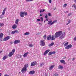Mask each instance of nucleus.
<instances>
[{"instance_id": "c85d7f7f", "label": "nucleus", "mask_w": 76, "mask_h": 76, "mask_svg": "<svg viewBox=\"0 0 76 76\" xmlns=\"http://www.w3.org/2000/svg\"><path fill=\"white\" fill-rule=\"evenodd\" d=\"M4 26V24L3 23H0V26L1 27V26Z\"/></svg>"}, {"instance_id": "774afa93", "label": "nucleus", "mask_w": 76, "mask_h": 76, "mask_svg": "<svg viewBox=\"0 0 76 76\" xmlns=\"http://www.w3.org/2000/svg\"><path fill=\"white\" fill-rule=\"evenodd\" d=\"M47 74H46V75L45 74V76H47Z\"/></svg>"}, {"instance_id": "6ab92c4d", "label": "nucleus", "mask_w": 76, "mask_h": 76, "mask_svg": "<svg viewBox=\"0 0 76 76\" xmlns=\"http://www.w3.org/2000/svg\"><path fill=\"white\" fill-rule=\"evenodd\" d=\"M63 66H62L61 65H59L58 66V69H61H61H63Z\"/></svg>"}, {"instance_id": "de8ad7c7", "label": "nucleus", "mask_w": 76, "mask_h": 76, "mask_svg": "<svg viewBox=\"0 0 76 76\" xmlns=\"http://www.w3.org/2000/svg\"><path fill=\"white\" fill-rule=\"evenodd\" d=\"M3 18V17H2V15H1L0 16V18L2 19V18Z\"/></svg>"}, {"instance_id": "72a5a7b5", "label": "nucleus", "mask_w": 76, "mask_h": 76, "mask_svg": "<svg viewBox=\"0 0 76 76\" xmlns=\"http://www.w3.org/2000/svg\"><path fill=\"white\" fill-rule=\"evenodd\" d=\"M67 6V4H65L63 6L64 7H66Z\"/></svg>"}, {"instance_id": "5701e85b", "label": "nucleus", "mask_w": 76, "mask_h": 76, "mask_svg": "<svg viewBox=\"0 0 76 76\" xmlns=\"http://www.w3.org/2000/svg\"><path fill=\"white\" fill-rule=\"evenodd\" d=\"M51 23H52V20H50L48 21V25H51Z\"/></svg>"}, {"instance_id": "69168bd1", "label": "nucleus", "mask_w": 76, "mask_h": 76, "mask_svg": "<svg viewBox=\"0 0 76 76\" xmlns=\"http://www.w3.org/2000/svg\"><path fill=\"white\" fill-rule=\"evenodd\" d=\"M40 16H42V14H40Z\"/></svg>"}, {"instance_id": "c9c22d12", "label": "nucleus", "mask_w": 76, "mask_h": 76, "mask_svg": "<svg viewBox=\"0 0 76 76\" xmlns=\"http://www.w3.org/2000/svg\"><path fill=\"white\" fill-rule=\"evenodd\" d=\"M24 13V15L25 16L27 15V12H23Z\"/></svg>"}, {"instance_id": "37998d69", "label": "nucleus", "mask_w": 76, "mask_h": 76, "mask_svg": "<svg viewBox=\"0 0 76 76\" xmlns=\"http://www.w3.org/2000/svg\"><path fill=\"white\" fill-rule=\"evenodd\" d=\"M48 16H51V13H49L48 14Z\"/></svg>"}, {"instance_id": "a211bd4d", "label": "nucleus", "mask_w": 76, "mask_h": 76, "mask_svg": "<svg viewBox=\"0 0 76 76\" xmlns=\"http://www.w3.org/2000/svg\"><path fill=\"white\" fill-rule=\"evenodd\" d=\"M28 52H27L25 53L23 56L24 57H26V56H28Z\"/></svg>"}, {"instance_id": "680f3d73", "label": "nucleus", "mask_w": 76, "mask_h": 76, "mask_svg": "<svg viewBox=\"0 0 76 76\" xmlns=\"http://www.w3.org/2000/svg\"><path fill=\"white\" fill-rule=\"evenodd\" d=\"M26 1H29V0H26Z\"/></svg>"}, {"instance_id": "4468645a", "label": "nucleus", "mask_w": 76, "mask_h": 76, "mask_svg": "<svg viewBox=\"0 0 76 76\" xmlns=\"http://www.w3.org/2000/svg\"><path fill=\"white\" fill-rule=\"evenodd\" d=\"M13 54H14V53H12V52H10L9 53L8 55L9 57H11L12 56V55H13Z\"/></svg>"}, {"instance_id": "2f4dec72", "label": "nucleus", "mask_w": 76, "mask_h": 76, "mask_svg": "<svg viewBox=\"0 0 76 76\" xmlns=\"http://www.w3.org/2000/svg\"><path fill=\"white\" fill-rule=\"evenodd\" d=\"M15 33L16 32L17 34H18L19 33V31L17 30H15Z\"/></svg>"}, {"instance_id": "3c124183", "label": "nucleus", "mask_w": 76, "mask_h": 76, "mask_svg": "<svg viewBox=\"0 0 76 76\" xmlns=\"http://www.w3.org/2000/svg\"><path fill=\"white\" fill-rule=\"evenodd\" d=\"M74 41H76V37H75L74 39Z\"/></svg>"}, {"instance_id": "0eeeda50", "label": "nucleus", "mask_w": 76, "mask_h": 76, "mask_svg": "<svg viewBox=\"0 0 76 76\" xmlns=\"http://www.w3.org/2000/svg\"><path fill=\"white\" fill-rule=\"evenodd\" d=\"M20 42V40H15L14 42V44H18V43H19Z\"/></svg>"}, {"instance_id": "e433bc0d", "label": "nucleus", "mask_w": 76, "mask_h": 76, "mask_svg": "<svg viewBox=\"0 0 76 76\" xmlns=\"http://www.w3.org/2000/svg\"><path fill=\"white\" fill-rule=\"evenodd\" d=\"M12 53H14L15 52V49H13L12 50Z\"/></svg>"}, {"instance_id": "f704fd0d", "label": "nucleus", "mask_w": 76, "mask_h": 76, "mask_svg": "<svg viewBox=\"0 0 76 76\" xmlns=\"http://www.w3.org/2000/svg\"><path fill=\"white\" fill-rule=\"evenodd\" d=\"M29 46L30 47H33V46H34V45H33L32 44H30L29 45Z\"/></svg>"}, {"instance_id": "052dcab7", "label": "nucleus", "mask_w": 76, "mask_h": 76, "mask_svg": "<svg viewBox=\"0 0 76 76\" xmlns=\"http://www.w3.org/2000/svg\"><path fill=\"white\" fill-rule=\"evenodd\" d=\"M74 1H75V3H76V0H75Z\"/></svg>"}, {"instance_id": "5fc2aeb1", "label": "nucleus", "mask_w": 76, "mask_h": 76, "mask_svg": "<svg viewBox=\"0 0 76 76\" xmlns=\"http://www.w3.org/2000/svg\"><path fill=\"white\" fill-rule=\"evenodd\" d=\"M71 15V13H69L68 14V16H70Z\"/></svg>"}, {"instance_id": "a18cd8bd", "label": "nucleus", "mask_w": 76, "mask_h": 76, "mask_svg": "<svg viewBox=\"0 0 76 76\" xmlns=\"http://www.w3.org/2000/svg\"><path fill=\"white\" fill-rule=\"evenodd\" d=\"M45 18H48V16H47V15H46V16H45Z\"/></svg>"}, {"instance_id": "864d4df0", "label": "nucleus", "mask_w": 76, "mask_h": 76, "mask_svg": "<svg viewBox=\"0 0 76 76\" xmlns=\"http://www.w3.org/2000/svg\"><path fill=\"white\" fill-rule=\"evenodd\" d=\"M34 1V0H29V1Z\"/></svg>"}, {"instance_id": "a19ab883", "label": "nucleus", "mask_w": 76, "mask_h": 76, "mask_svg": "<svg viewBox=\"0 0 76 76\" xmlns=\"http://www.w3.org/2000/svg\"><path fill=\"white\" fill-rule=\"evenodd\" d=\"M55 76H58V74L57 73H56L54 75Z\"/></svg>"}, {"instance_id": "c756f323", "label": "nucleus", "mask_w": 76, "mask_h": 76, "mask_svg": "<svg viewBox=\"0 0 76 76\" xmlns=\"http://www.w3.org/2000/svg\"><path fill=\"white\" fill-rule=\"evenodd\" d=\"M24 35H29V33L26 32L25 33Z\"/></svg>"}, {"instance_id": "dca6fc26", "label": "nucleus", "mask_w": 76, "mask_h": 76, "mask_svg": "<svg viewBox=\"0 0 76 76\" xmlns=\"http://www.w3.org/2000/svg\"><path fill=\"white\" fill-rule=\"evenodd\" d=\"M54 67V65L50 66L49 69V70H51L53 69Z\"/></svg>"}, {"instance_id": "f257e3e1", "label": "nucleus", "mask_w": 76, "mask_h": 76, "mask_svg": "<svg viewBox=\"0 0 76 76\" xmlns=\"http://www.w3.org/2000/svg\"><path fill=\"white\" fill-rule=\"evenodd\" d=\"M60 37H59V38L61 39H63L65 37V33H63L62 31H59L58 32H56L55 34V38H58L60 36Z\"/></svg>"}, {"instance_id": "aec40b11", "label": "nucleus", "mask_w": 76, "mask_h": 76, "mask_svg": "<svg viewBox=\"0 0 76 76\" xmlns=\"http://www.w3.org/2000/svg\"><path fill=\"white\" fill-rule=\"evenodd\" d=\"M40 67H41L44 66L45 64L44 63H40Z\"/></svg>"}, {"instance_id": "ea45409f", "label": "nucleus", "mask_w": 76, "mask_h": 76, "mask_svg": "<svg viewBox=\"0 0 76 76\" xmlns=\"http://www.w3.org/2000/svg\"><path fill=\"white\" fill-rule=\"evenodd\" d=\"M6 56H4L3 57V60H5V59H6Z\"/></svg>"}, {"instance_id": "393cba45", "label": "nucleus", "mask_w": 76, "mask_h": 76, "mask_svg": "<svg viewBox=\"0 0 76 76\" xmlns=\"http://www.w3.org/2000/svg\"><path fill=\"white\" fill-rule=\"evenodd\" d=\"M68 23H67L66 24V25H69V23H70V22H71V20H68Z\"/></svg>"}, {"instance_id": "9d476101", "label": "nucleus", "mask_w": 76, "mask_h": 76, "mask_svg": "<svg viewBox=\"0 0 76 76\" xmlns=\"http://www.w3.org/2000/svg\"><path fill=\"white\" fill-rule=\"evenodd\" d=\"M51 35H48L47 37V40H51Z\"/></svg>"}, {"instance_id": "0e129e2a", "label": "nucleus", "mask_w": 76, "mask_h": 76, "mask_svg": "<svg viewBox=\"0 0 76 76\" xmlns=\"http://www.w3.org/2000/svg\"><path fill=\"white\" fill-rule=\"evenodd\" d=\"M56 9V8H54V10H55V9Z\"/></svg>"}, {"instance_id": "09e8293b", "label": "nucleus", "mask_w": 76, "mask_h": 76, "mask_svg": "<svg viewBox=\"0 0 76 76\" xmlns=\"http://www.w3.org/2000/svg\"><path fill=\"white\" fill-rule=\"evenodd\" d=\"M37 21H41V20H40V19H37Z\"/></svg>"}, {"instance_id": "473e14b6", "label": "nucleus", "mask_w": 76, "mask_h": 76, "mask_svg": "<svg viewBox=\"0 0 76 76\" xmlns=\"http://www.w3.org/2000/svg\"><path fill=\"white\" fill-rule=\"evenodd\" d=\"M51 55H52V53H51V52H49L48 53L49 56H51Z\"/></svg>"}, {"instance_id": "7ed1b4c3", "label": "nucleus", "mask_w": 76, "mask_h": 76, "mask_svg": "<svg viewBox=\"0 0 76 76\" xmlns=\"http://www.w3.org/2000/svg\"><path fill=\"white\" fill-rule=\"evenodd\" d=\"M40 44L41 46H44L45 44V42L44 40H41L40 42Z\"/></svg>"}, {"instance_id": "f03ea898", "label": "nucleus", "mask_w": 76, "mask_h": 76, "mask_svg": "<svg viewBox=\"0 0 76 76\" xmlns=\"http://www.w3.org/2000/svg\"><path fill=\"white\" fill-rule=\"evenodd\" d=\"M28 67V63L25 64L24 65V67L21 70V72L24 73H25V72H26V68Z\"/></svg>"}, {"instance_id": "a878e982", "label": "nucleus", "mask_w": 76, "mask_h": 76, "mask_svg": "<svg viewBox=\"0 0 76 76\" xmlns=\"http://www.w3.org/2000/svg\"><path fill=\"white\" fill-rule=\"evenodd\" d=\"M54 44V42H52L51 43V44H50L49 46V47H51V46H53V45Z\"/></svg>"}, {"instance_id": "423d86ee", "label": "nucleus", "mask_w": 76, "mask_h": 76, "mask_svg": "<svg viewBox=\"0 0 76 76\" xmlns=\"http://www.w3.org/2000/svg\"><path fill=\"white\" fill-rule=\"evenodd\" d=\"M37 64V61H35L34 62H32L31 63V66H35L36 64Z\"/></svg>"}, {"instance_id": "2eb2a0df", "label": "nucleus", "mask_w": 76, "mask_h": 76, "mask_svg": "<svg viewBox=\"0 0 76 76\" xmlns=\"http://www.w3.org/2000/svg\"><path fill=\"white\" fill-rule=\"evenodd\" d=\"M12 28L13 29H16L17 28V25L16 24H14L12 26Z\"/></svg>"}, {"instance_id": "f8f14e48", "label": "nucleus", "mask_w": 76, "mask_h": 76, "mask_svg": "<svg viewBox=\"0 0 76 76\" xmlns=\"http://www.w3.org/2000/svg\"><path fill=\"white\" fill-rule=\"evenodd\" d=\"M50 51V50H47L43 54V55L44 56H45V55H47V54H48V53Z\"/></svg>"}, {"instance_id": "1a4fd4ad", "label": "nucleus", "mask_w": 76, "mask_h": 76, "mask_svg": "<svg viewBox=\"0 0 76 76\" xmlns=\"http://www.w3.org/2000/svg\"><path fill=\"white\" fill-rule=\"evenodd\" d=\"M35 73V71H31L29 72V74H30V75H34V74Z\"/></svg>"}, {"instance_id": "f3484780", "label": "nucleus", "mask_w": 76, "mask_h": 76, "mask_svg": "<svg viewBox=\"0 0 76 76\" xmlns=\"http://www.w3.org/2000/svg\"><path fill=\"white\" fill-rule=\"evenodd\" d=\"M60 62L61 63H63L64 64H66V62H65L64 60H60Z\"/></svg>"}, {"instance_id": "cd10ccee", "label": "nucleus", "mask_w": 76, "mask_h": 76, "mask_svg": "<svg viewBox=\"0 0 76 76\" xmlns=\"http://www.w3.org/2000/svg\"><path fill=\"white\" fill-rule=\"evenodd\" d=\"M72 7H74L76 9V5L75 4H73L72 6Z\"/></svg>"}, {"instance_id": "412c9836", "label": "nucleus", "mask_w": 76, "mask_h": 76, "mask_svg": "<svg viewBox=\"0 0 76 76\" xmlns=\"http://www.w3.org/2000/svg\"><path fill=\"white\" fill-rule=\"evenodd\" d=\"M18 22H19V20L18 19H17L15 21V23L17 25L18 24Z\"/></svg>"}, {"instance_id": "603ef678", "label": "nucleus", "mask_w": 76, "mask_h": 76, "mask_svg": "<svg viewBox=\"0 0 76 76\" xmlns=\"http://www.w3.org/2000/svg\"><path fill=\"white\" fill-rule=\"evenodd\" d=\"M66 58V57L65 56L63 58V59H65Z\"/></svg>"}, {"instance_id": "13d9d810", "label": "nucleus", "mask_w": 76, "mask_h": 76, "mask_svg": "<svg viewBox=\"0 0 76 76\" xmlns=\"http://www.w3.org/2000/svg\"><path fill=\"white\" fill-rule=\"evenodd\" d=\"M2 41L1 39H0V41Z\"/></svg>"}, {"instance_id": "4c0bfd02", "label": "nucleus", "mask_w": 76, "mask_h": 76, "mask_svg": "<svg viewBox=\"0 0 76 76\" xmlns=\"http://www.w3.org/2000/svg\"><path fill=\"white\" fill-rule=\"evenodd\" d=\"M44 39H46L47 38V36H46V35H45L43 37Z\"/></svg>"}, {"instance_id": "e2e57ef3", "label": "nucleus", "mask_w": 76, "mask_h": 76, "mask_svg": "<svg viewBox=\"0 0 76 76\" xmlns=\"http://www.w3.org/2000/svg\"><path fill=\"white\" fill-rule=\"evenodd\" d=\"M1 76V73H0V76Z\"/></svg>"}, {"instance_id": "49530a36", "label": "nucleus", "mask_w": 76, "mask_h": 76, "mask_svg": "<svg viewBox=\"0 0 76 76\" xmlns=\"http://www.w3.org/2000/svg\"><path fill=\"white\" fill-rule=\"evenodd\" d=\"M54 21H53V22H52V23H51V25H53V24H54Z\"/></svg>"}, {"instance_id": "b1692460", "label": "nucleus", "mask_w": 76, "mask_h": 76, "mask_svg": "<svg viewBox=\"0 0 76 76\" xmlns=\"http://www.w3.org/2000/svg\"><path fill=\"white\" fill-rule=\"evenodd\" d=\"M11 34L12 35H13V34H15V31H12L11 32Z\"/></svg>"}, {"instance_id": "338daca9", "label": "nucleus", "mask_w": 76, "mask_h": 76, "mask_svg": "<svg viewBox=\"0 0 76 76\" xmlns=\"http://www.w3.org/2000/svg\"><path fill=\"white\" fill-rule=\"evenodd\" d=\"M1 52H2V51H0V53H1Z\"/></svg>"}, {"instance_id": "8fccbe9b", "label": "nucleus", "mask_w": 76, "mask_h": 76, "mask_svg": "<svg viewBox=\"0 0 76 76\" xmlns=\"http://www.w3.org/2000/svg\"><path fill=\"white\" fill-rule=\"evenodd\" d=\"M75 60V58H73L72 59V61H73V60Z\"/></svg>"}, {"instance_id": "7c9ffc66", "label": "nucleus", "mask_w": 76, "mask_h": 76, "mask_svg": "<svg viewBox=\"0 0 76 76\" xmlns=\"http://www.w3.org/2000/svg\"><path fill=\"white\" fill-rule=\"evenodd\" d=\"M45 11V10L44 9H43L42 10H40V13H41V12H44Z\"/></svg>"}, {"instance_id": "9b49d317", "label": "nucleus", "mask_w": 76, "mask_h": 76, "mask_svg": "<svg viewBox=\"0 0 76 76\" xmlns=\"http://www.w3.org/2000/svg\"><path fill=\"white\" fill-rule=\"evenodd\" d=\"M56 38H57V37H55V36L53 35H52L51 37V40L53 41V40H54V39H56Z\"/></svg>"}, {"instance_id": "4d7b16f0", "label": "nucleus", "mask_w": 76, "mask_h": 76, "mask_svg": "<svg viewBox=\"0 0 76 76\" xmlns=\"http://www.w3.org/2000/svg\"><path fill=\"white\" fill-rule=\"evenodd\" d=\"M4 76H9V75H5Z\"/></svg>"}, {"instance_id": "c03bdc74", "label": "nucleus", "mask_w": 76, "mask_h": 76, "mask_svg": "<svg viewBox=\"0 0 76 76\" xmlns=\"http://www.w3.org/2000/svg\"><path fill=\"white\" fill-rule=\"evenodd\" d=\"M49 2L50 3H51V0H49Z\"/></svg>"}, {"instance_id": "bb28decb", "label": "nucleus", "mask_w": 76, "mask_h": 76, "mask_svg": "<svg viewBox=\"0 0 76 76\" xmlns=\"http://www.w3.org/2000/svg\"><path fill=\"white\" fill-rule=\"evenodd\" d=\"M68 44H69L68 42H67L66 43H65L64 45V47H65L66 46V45H68Z\"/></svg>"}, {"instance_id": "ddd939ff", "label": "nucleus", "mask_w": 76, "mask_h": 76, "mask_svg": "<svg viewBox=\"0 0 76 76\" xmlns=\"http://www.w3.org/2000/svg\"><path fill=\"white\" fill-rule=\"evenodd\" d=\"M6 9H7V8H5L4 9L3 12L2 13V15H4V14H5V12H6Z\"/></svg>"}, {"instance_id": "6e6552de", "label": "nucleus", "mask_w": 76, "mask_h": 76, "mask_svg": "<svg viewBox=\"0 0 76 76\" xmlns=\"http://www.w3.org/2000/svg\"><path fill=\"white\" fill-rule=\"evenodd\" d=\"M20 15L21 17H22V18H23V17H24V13L23 12H20Z\"/></svg>"}, {"instance_id": "39448f33", "label": "nucleus", "mask_w": 76, "mask_h": 76, "mask_svg": "<svg viewBox=\"0 0 76 76\" xmlns=\"http://www.w3.org/2000/svg\"><path fill=\"white\" fill-rule=\"evenodd\" d=\"M72 45H69L66 46L65 48V49H69V48H72Z\"/></svg>"}, {"instance_id": "6e6d98bb", "label": "nucleus", "mask_w": 76, "mask_h": 76, "mask_svg": "<svg viewBox=\"0 0 76 76\" xmlns=\"http://www.w3.org/2000/svg\"><path fill=\"white\" fill-rule=\"evenodd\" d=\"M53 22H54V23H55V22H57V20L54 21Z\"/></svg>"}, {"instance_id": "79ce46f5", "label": "nucleus", "mask_w": 76, "mask_h": 76, "mask_svg": "<svg viewBox=\"0 0 76 76\" xmlns=\"http://www.w3.org/2000/svg\"><path fill=\"white\" fill-rule=\"evenodd\" d=\"M42 20V21H43V18H42V17H41L40 18Z\"/></svg>"}, {"instance_id": "4be33fe9", "label": "nucleus", "mask_w": 76, "mask_h": 76, "mask_svg": "<svg viewBox=\"0 0 76 76\" xmlns=\"http://www.w3.org/2000/svg\"><path fill=\"white\" fill-rule=\"evenodd\" d=\"M3 33H1L0 34V39H1L2 38V37H3Z\"/></svg>"}, {"instance_id": "20e7f679", "label": "nucleus", "mask_w": 76, "mask_h": 76, "mask_svg": "<svg viewBox=\"0 0 76 76\" xmlns=\"http://www.w3.org/2000/svg\"><path fill=\"white\" fill-rule=\"evenodd\" d=\"M10 38V36H7L5 38H4V39L3 40L4 41H6L7 40H8V39H9Z\"/></svg>"}, {"instance_id": "58836bf2", "label": "nucleus", "mask_w": 76, "mask_h": 76, "mask_svg": "<svg viewBox=\"0 0 76 76\" xmlns=\"http://www.w3.org/2000/svg\"><path fill=\"white\" fill-rule=\"evenodd\" d=\"M52 54H56L55 52H51Z\"/></svg>"}, {"instance_id": "bf43d9fd", "label": "nucleus", "mask_w": 76, "mask_h": 76, "mask_svg": "<svg viewBox=\"0 0 76 76\" xmlns=\"http://www.w3.org/2000/svg\"><path fill=\"white\" fill-rule=\"evenodd\" d=\"M46 20H47V21H48V19H47Z\"/></svg>"}]
</instances>
